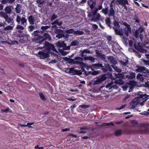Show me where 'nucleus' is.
<instances>
[{
  "instance_id": "f257e3e1",
  "label": "nucleus",
  "mask_w": 149,
  "mask_h": 149,
  "mask_svg": "<svg viewBox=\"0 0 149 149\" xmlns=\"http://www.w3.org/2000/svg\"><path fill=\"white\" fill-rule=\"evenodd\" d=\"M90 16L91 18V21L97 22L100 20L101 15L99 13H97V12L92 10L90 13Z\"/></svg>"
},
{
  "instance_id": "f03ea898",
  "label": "nucleus",
  "mask_w": 149,
  "mask_h": 149,
  "mask_svg": "<svg viewBox=\"0 0 149 149\" xmlns=\"http://www.w3.org/2000/svg\"><path fill=\"white\" fill-rule=\"evenodd\" d=\"M107 74H101L97 79L96 80H93V85H99L101 83H102L103 81L106 80L107 79Z\"/></svg>"
},
{
  "instance_id": "7ed1b4c3",
  "label": "nucleus",
  "mask_w": 149,
  "mask_h": 149,
  "mask_svg": "<svg viewBox=\"0 0 149 149\" xmlns=\"http://www.w3.org/2000/svg\"><path fill=\"white\" fill-rule=\"evenodd\" d=\"M24 17H21L19 15H17L16 20L18 24L26 26L27 24V19L25 17V15H24Z\"/></svg>"
},
{
  "instance_id": "20e7f679",
  "label": "nucleus",
  "mask_w": 149,
  "mask_h": 149,
  "mask_svg": "<svg viewBox=\"0 0 149 149\" xmlns=\"http://www.w3.org/2000/svg\"><path fill=\"white\" fill-rule=\"evenodd\" d=\"M86 71L84 68H82L80 70H75L74 68H72L69 69V72L70 73L72 74V75H80L84 74L83 72L85 73Z\"/></svg>"
},
{
  "instance_id": "39448f33",
  "label": "nucleus",
  "mask_w": 149,
  "mask_h": 149,
  "mask_svg": "<svg viewBox=\"0 0 149 149\" xmlns=\"http://www.w3.org/2000/svg\"><path fill=\"white\" fill-rule=\"evenodd\" d=\"M44 45L45 46L46 49L48 51V52H50L52 50L53 51L58 53L53 44H51L47 41H45Z\"/></svg>"
},
{
  "instance_id": "423d86ee",
  "label": "nucleus",
  "mask_w": 149,
  "mask_h": 149,
  "mask_svg": "<svg viewBox=\"0 0 149 149\" xmlns=\"http://www.w3.org/2000/svg\"><path fill=\"white\" fill-rule=\"evenodd\" d=\"M137 69L135 70L136 72H142L144 73L149 74V70L143 66H136Z\"/></svg>"
},
{
  "instance_id": "0eeeda50",
  "label": "nucleus",
  "mask_w": 149,
  "mask_h": 149,
  "mask_svg": "<svg viewBox=\"0 0 149 149\" xmlns=\"http://www.w3.org/2000/svg\"><path fill=\"white\" fill-rule=\"evenodd\" d=\"M56 45L58 47H63L64 50H69L70 49V46H67L66 44L64 41H59L56 43Z\"/></svg>"
},
{
  "instance_id": "6e6552de",
  "label": "nucleus",
  "mask_w": 149,
  "mask_h": 149,
  "mask_svg": "<svg viewBox=\"0 0 149 149\" xmlns=\"http://www.w3.org/2000/svg\"><path fill=\"white\" fill-rule=\"evenodd\" d=\"M55 33L56 34V37L60 39L64 36V34L62 30L60 29H56L54 31Z\"/></svg>"
},
{
  "instance_id": "1a4fd4ad",
  "label": "nucleus",
  "mask_w": 149,
  "mask_h": 149,
  "mask_svg": "<svg viewBox=\"0 0 149 149\" xmlns=\"http://www.w3.org/2000/svg\"><path fill=\"white\" fill-rule=\"evenodd\" d=\"M112 28L114 30L115 35H119L121 37L123 36V33L122 29L119 28H116L114 26H113Z\"/></svg>"
},
{
  "instance_id": "9d476101",
  "label": "nucleus",
  "mask_w": 149,
  "mask_h": 149,
  "mask_svg": "<svg viewBox=\"0 0 149 149\" xmlns=\"http://www.w3.org/2000/svg\"><path fill=\"white\" fill-rule=\"evenodd\" d=\"M101 69L104 72H106L107 71H109L110 72L112 71V68L110 65L109 64H105L104 65H102Z\"/></svg>"
},
{
  "instance_id": "9b49d317",
  "label": "nucleus",
  "mask_w": 149,
  "mask_h": 149,
  "mask_svg": "<svg viewBox=\"0 0 149 149\" xmlns=\"http://www.w3.org/2000/svg\"><path fill=\"white\" fill-rule=\"evenodd\" d=\"M105 87L107 88H109L108 90L109 91H111L112 90L116 89L117 88L116 85H113V82L112 81H111L110 83L108 84Z\"/></svg>"
},
{
  "instance_id": "f8f14e48",
  "label": "nucleus",
  "mask_w": 149,
  "mask_h": 149,
  "mask_svg": "<svg viewBox=\"0 0 149 149\" xmlns=\"http://www.w3.org/2000/svg\"><path fill=\"white\" fill-rule=\"evenodd\" d=\"M38 55L41 58L45 59L49 56V53L40 51L38 52Z\"/></svg>"
},
{
  "instance_id": "ddd939ff",
  "label": "nucleus",
  "mask_w": 149,
  "mask_h": 149,
  "mask_svg": "<svg viewBox=\"0 0 149 149\" xmlns=\"http://www.w3.org/2000/svg\"><path fill=\"white\" fill-rule=\"evenodd\" d=\"M67 61H68V63L71 64H77L81 65L82 64L83 62L79 61H75L74 59L70 58H67Z\"/></svg>"
},
{
  "instance_id": "4468645a",
  "label": "nucleus",
  "mask_w": 149,
  "mask_h": 149,
  "mask_svg": "<svg viewBox=\"0 0 149 149\" xmlns=\"http://www.w3.org/2000/svg\"><path fill=\"white\" fill-rule=\"evenodd\" d=\"M107 59L109 61L110 63L113 64L115 65L117 64L116 59L113 56H107Z\"/></svg>"
},
{
  "instance_id": "2eb2a0df",
  "label": "nucleus",
  "mask_w": 149,
  "mask_h": 149,
  "mask_svg": "<svg viewBox=\"0 0 149 149\" xmlns=\"http://www.w3.org/2000/svg\"><path fill=\"white\" fill-rule=\"evenodd\" d=\"M130 104L132 107V109H134L136 107H137L139 105V102L135 98L131 101Z\"/></svg>"
},
{
  "instance_id": "dca6fc26",
  "label": "nucleus",
  "mask_w": 149,
  "mask_h": 149,
  "mask_svg": "<svg viewBox=\"0 0 149 149\" xmlns=\"http://www.w3.org/2000/svg\"><path fill=\"white\" fill-rule=\"evenodd\" d=\"M142 93L141 92H139L137 95L138 96V98H142V100H146L148 98L149 95H147L146 94H142Z\"/></svg>"
},
{
  "instance_id": "f3484780",
  "label": "nucleus",
  "mask_w": 149,
  "mask_h": 149,
  "mask_svg": "<svg viewBox=\"0 0 149 149\" xmlns=\"http://www.w3.org/2000/svg\"><path fill=\"white\" fill-rule=\"evenodd\" d=\"M115 11L113 9V8H110L109 10V13H108V16L111 17L112 16L113 17L114 19V15L115 14Z\"/></svg>"
},
{
  "instance_id": "a211bd4d",
  "label": "nucleus",
  "mask_w": 149,
  "mask_h": 149,
  "mask_svg": "<svg viewBox=\"0 0 149 149\" xmlns=\"http://www.w3.org/2000/svg\"><path fill=\"white\" fill-rule=\"evenodd\" d=\"M91 68H94L96 69L99 68L101 67L102 68V64L101 63H97L90 65Z\"/></svg>"
},
{
  "instance_id": "6ab92c4d",
  "label": "nucleus",
  "mask_w": 149,
  "mask_h": 149,
  "mask_svg": "<svg viewBox=\"0 0 149 149\" xmlns=\"http://www.w3.org/2000/svg\"><path fill=\"white\" fill-rule=\"evenodd\" d=\"M28 19L29 22L30 24L32 25L34 24L35 21V17L32 15H30L28 17Z\"/></svg>"
},
{
  "instance_id": "aec40b11",
  "label": "nucleus",
  "mask_w": 149,
  "mask_h": 149,
  "mask_svg": "<svg viewBox=\"0 0 149 149\" xmlns=\"http://www.w3.org/2000/svg\"><path fill=\"white\" fill-rule=\"evenodd\" d=\"M134 45L135 48L138 51H140L142 50V47L140 45V43L139 42L134 43Z\"/></svg>"
},
{
  "instance_id": "412c9836",
  "label": "nucleus",
  "mask_w": 149,
  "mask_h": 149,
  "mask_svg": "<svg viewBox=\"0 0 149 149\" xmlns=\"http://www.w3.org/2000/svg\"><path fill=\"white\" fill-rule=\"evenodd\" d=\"M105 21L106 25L110 29H111L112 28V26L111 25V23L110 18L107 17L105 19Z\"/></svg>"
},
{
  "instance_id": "4be33fe9",
  "label": "nucleus",
  "mask_w": 149,
  "mask_h": 149,
  "mask_svg": "<svg viewBox=\"0 0 149 149\" xmlns=\"http://www.w3.org/2000/svg\"><path fill=\"white\" fill-rule=\"evenodd\" d=\"M63 22L59 19H57L53 22L51 24L52 25L56 24L58 26H60L62 25Z\"/></svg>"
},
{
  "instance_id": "5701e85b",
  "label": "nucleus",
  "mask_w": 149,
  "mask_h": 149,
  "mask_svg": "<svg viewBox=\"0 0 149 149\" xmlns=\"http://www.w3.org/2000/svg\"><path fill=\"white\" fill-rule=\"evenodd\" d=\"M117 1L120 5L124 6L125 5L129 4V3L127 0H118Z\"/></svg>"
},
{
  "instance_id": "b1692460",
  "label": "nucleus",
  "mask_w": 149,
  "mask_h": 149,
  "mask_svg": "<svg viewBox=\"0 0 149 149\" xmlns=\"http://www.w3.org/2000/svg\"><path fill=\"white\" fill-rule=\"evenodd\" d=\"M22 8V6L20 4H17L15 9L16 13H20L21 12Z\"/></svg>"
},
{
  "instance_id": "393cba45",
  "label": "nucleus",
  "mask_w": 149,
  "mask_h": 149,
  "mask_svg": "<svg viewBox=\"0 0 149 149\" xmlns=\"http://www.w3.org/2000/svg\"><path fill=\"white\" fill-rule=\"evenodd\" d=\"M43 39L45 40H48L50 41L51 40V38L50 36L47 33H44L43 34Z\"/></svg>"
},
{
  "instance_id": "a878e982",
  "label": "nucleus",
  "mask_w": 149,
  "mask_h": 149,
  "mask_svg": "<svg viewBox=\"0 0 149 149\" xmlns=\"http://www.w3.org/2000/svg\"><path fill=\"white\" fill-rule=\"evenodd\" d=\"M15 1V0H2V3L3 4L6 3L13 4Z\"/></svg>"
},
{
  "instance_id": "bb28decb",
  "label": "nucleus",
  "mask_w": 149,
  "mask_h": 149,
  "mask_svg": "<svg viewBox=\"0 0 149 149\" xmlns=\"http://www.w3.org/2000/svg\"><path fill=\"white\" fill-rule=\"evenodd\" d=\"M14 26V24H11L10 25L4 28L5 31L12 30L13 29Z\"/></svg>"
},
{
  "instance_id": "cd10ccee",
  "label": "nucleus",
  "mask_w": 149,
  "mask_h": 149,
  "mask_svg": "<svg viewBox=\"0 0 149 149\" xmlns=\"http://www.w3.org/2000/svg\"><path fill=\"white\" fill-rule=\"evenodd\" d=\"M4 10L8 14L11 13L12 11L11 7L10 6H8L6 7L5 8Z\"/></svg>"
},
{
  "instance_id": "c85d7f7f",
  "label": "nucleus",
  "mask_w": 149,
  "mask_h": 149,
  "mask_svg": "<svg viewBox=\"0 0 149 149\" xmlns=\"http://www.w3.org/2000/svg\"><path fill=\"white\" fill-rule=\"evenodd\" d=\"M79 42L77 40H75L72 41L70 43V46H76L78 45Z\"/></svg>"
},
{
  "instance_id": "c756f323",
  "label": "nucleus",
  "mask_w": 149,
  "mask_h": 149,
  "mask_svg": "<svg viewBox=\"0 0 149 149\" xmlns=\"http://www.w3.org/2000/svg\"><path fill=\"white\" fill-rule=\"evenodd\" d=\"M124 132L127 134H134L137 133L136 131H132L127 129L124 130Z\"/></svg>"
},
{
  "instance_id": "7c9ffc66",
  "label": "nucleus",
  "mask_w": 149,
  "mask_h": 149,
  "mask_svg": "<svg viewBox=\"0 0 149 149\" xmlns=\"http://www.w3.org/2000/svg\"><path fill=\"white\" fill-rule=\"evenodd\" d=\"M5 21L8 24H14V20L13 19H11L8 17V18H6Z\"/></svg>"
},
{
  "instance_id": "2f4dec72",
  "label": "nucleus",
  "mask_w": 149,
  "mask_h": 149,
  "mask_svg": "<svg viewBox=\"0 0 149 149\" xmlns=\"http://www.w3.org/2000/svg\"><path fill=\"white\" fill-rule=\"evenodd\" d=\"M137 79H139L141 81H143L144 80V78L143 77V75L142 74L139 73L136 76Z\"/></svg>"
},
{
  "instance_id": "473e14b6",
  "label": "nucleus",
  "mask_w": 149,
  "mask_h": 149,
  "mask_svg": "<svg viewBox=\"0 0 149 149\" xmlns=\"http://www.w3.org/2000/svg\"><path fill=\"white\" fill-rule=\"evenodd\" d=\"M6 13H5L3 11H0V15L3 17L5 19L8 17Z\"/></svg>"
},
{
  "instance_id": "72a5a7b5",
  "label": "nucleus",
  "mask_w": 149,
  "mask_h": 149,
  "mask_svg": "<svg viewBox=\"0 0 149 149\" xmlns=\"http://www.w3.org/2000/svg\"><path fill=\"white\" fill-rule=\"evenodd\" d=\"M45 0H37L36 2L39 5L38 6L41 7V6L39 5H42L45 3Z\"/></svg>"
},
{
  "instance_id": "f704fd0d",
  "label": "nucleus",
  "mask_w": 149,
  "mask_h": 149,
  "mask_svg": "<svg viewBox=\"0 0 149 149\" xmlns=\"http://www.w3.org/2000/svg\"><path fill=\"white\" fill-rule=\"evenodd\" d=\"M139 127H143L147 130L149 129V125L146 123H142L139 125Z\"/></svg>"
},
{
  "instance_id": "c9c22d12",
  "label": "nucleus",
  "mask_w": 149,
  "mask_h": 149,
  "mask_svg": "<svg viewBox=\"0 0 149 149\" xmlns=\"http://www.w3.org/2000/svg\"><path fill=\"white\" fill-rule=\"evenodd\" d=\"M84 34V33L82 31L77 30L74 31V35H81Z\"/></svg>"
},
{
  "instance_id": "e433bc0d",
  "label": "nucleus",
  "mask_w": 149,
  "mask_h": 149,
  "mask_svg": "<svg viewBox=\"0 0 149 149\" xmlns=\"http://www.w3.org/2000/svg\"><path fill=\"white\" fill-rule=\"evenodd\" d=\"M123 25L125 26V27L127 28V30H128V31H131V28L129 24H128L126 22H123Z\"/></svg>"
},
{
  "instance_id": "4c0bfd02",
  "label": "nucleus",
  "mask_w": 149,
  "mask_h": 149,
  "mask_svg": "<svg viewBox=\"0 0 149 149\" xmlns=\"http://www.w3.org/2000/svg\"><path fill=\"white\" fill-rule=\"evenodd\" d=\"M91 3L90 4V6L91 9H94V8L96 5V2L91 0Z\"/></svg>"
},
{
  "instance_id": "58836bf2",
  "label": "nucleus",
  "mask_w": 149,
  "mask_h": 149,
  "mask_svg": "<svg viewBox=\"0 0 149 149\" xmlns=\"http://www.w3.org/2000/svg\"><path fill=\"white\" fill-rule=\"evenodd\" d=\"M121 38H122V41L123 43L125 45H127V40L128 39L124 36H123Z\"/></svg>"
},
{
  "instance_id": "ea45409f",
  "label": "nucleus",
  "mask_w": 149,
  "mask_h": 149,
  "mask_svg": "<svg viewBox=\"0 0 149 149\" xmlns=\"http://www.w3.org/2000/svg\"><path fill=\"white\" fill-rule=\"evenodd\" d=\"M74 31L73 29H71L66 30L65 32L68 34H74Z\"/></svg>"
},
{
  "instance_id": "a19ab883",
  "label": "nucleus",
  "mask_w": 149,
  "mask_h": 149,
  "mask_svg": "<svg viewBox=\"0 0 149 149\" xmlns=\"http://www.w3.org/2000/svg\"><path fill=\"white\" fill-rule=\"evenodd\" d=\"M39 95L40 96V98L43 101H45L46 100V99L43 94L41 92H39L38 93Z\"/></svg>"
},
{
  "instance_id": "79ce46f5",
  "label": "nucleus",
  "mask_w": 149,
  "mask_h": 149,
  "mask_svg": "<svg viewBox=\"0 0 149 149\" xmlns=\"http://www.w3.org/2000/svg\"><path fill=\"white\" fill-rule=\"evenodd\" d=\"M113 24L114 25V26L116 28H119L120 26L119 24L116 21H114L113 22Z\"/></svg>"
},
{
  "instance_id": "37998d69",
  "label": "nucleus",
  "mask_w": 149,
  "mask_h": 149,
  "mask_svg": "<svg viewBox=\"0 0 149 149\" xmlns=\"http://www.w3.org/2000/svg\"><path fill=\"white\" fill-rule=\"evenodd\" d=\"M104 87V86H102L99 88L96 89L95 88H93V91L94 92H96L97 93H99L100 91H101L102 90V88L103 87Z\"/></svg>"
},
{
  "instance_id": "c03bdc74",
  "label": "nucleus",
  "mask_w": 149,
  "mask_h": 149,
  "mask_svg": "<svg viewBox=\"0 0 149 149\" xmlns=\"http://www.w3.org/2000/svg\"><path fill=\"white\" fill-rule=\"evenodd\" d=\"M122 133V131L121 130H118L116 131L115 135L116 136H119L121 135Z\"/></svg>"
},
{
  "instance_id": "a18cd8bd",
  "label": "nucleus",
  "mask_w": 149,
  "mask_h": 149,
  "mask_svg": "<svg viewBox=\"0 0 149 149\" xmlns=\"http://www.w3.org/2000/svg\"><path fill=\"white\" fill-rule=\"evenodd\" d=\"M28 30L29 32H32L35 29V27L34 25H31L28 27Z\"/></svg>"
},
{
  "instance_id": "49530a36",
  "label": "nucleus",
  "mask_w": 149,
  "mask_h": 149,
  "mask_svg": "<svg viewBox=\"0 0 149 149\" xmlns=\"http://www.w3.org/2000/svg\"><path fill=\"white\" fill-rule=\"evenodd\" d=\"M58 15L55 13L53 14L51 17L50 20L51 21H53L56 19L58 17Z\"/></svg>"
},
{
  "instance_id": "de8ad7c7",
  "label": "nucleus",
  "mask_w": 149,
  "mask_h": 149,
  "mask_svg": "<svg viewBox=\"0 0 149 149\" xmlns=\"http://www.w3.org/2000/svg\"><path fill=\"white\" fill-rule=\"evenodd\" d=\"M98 55L99 58L102 60H105V59L106 56L104 54L100 53Z\"/></svg>"
},
{
  "instance_id": "09e8293b",
  "label": "nucleus",
  "mask_w": 149,
  "mask_h": 149,
  "mask_svg": "<svg viewBox=\"0 0 149 149\" xmlns=\"http://www.w3.org/2000/svg\"><path fill=\"white\" fill-rule=\"evenodd\" d=\"M16 29L17 30H23L24 28L23 26L20 25H18L16 27Z\"/></svg>"
},
{
  "instance_id": "8fccbe9b",
  "label": "nucleus",
  "mask_w": 149,
  "mask_h": 149,
  "mask_svg": "<svg viewBox=\"0 0 149 149\" xmlns=\"http://www.w3.org/2000/svg\"><path fill=\"white\" fill-rule=\"evenodd\" d=\"M128 59H126L125 62H124L122 61H120V63L123 65L126 66L128 63Z\"/></svg>"
},
{
  "instance_id": "3c124183",
  "label": "nucleus",
  "mask_w": 149,
  "mask_h": 149,
  "mask_svg": "<svg viewBox=\"0 0 149 149\" xmlns=\"http://www.w3.org/2000/svg\"><path fill=\"white\" fill-rule=\"evenodd\" d=\"M103 124V125L106 126H109L110 125L114 126L115 125L114 124L111 122H110L109 123H104Z\"/></svg>"
},
{
  "instance_id": "603ef678",
  "label": "nucleus",
  "mask_w": 149,
  "mask_h": 149,
  "mask_svg": "<svg viewBox=\"0 0 149 149\" xmlns=\"http://www.w3.org/2000/svg\"><path fill=\"white\" fill-rule=\"evenodd\" d=\"M40 33V31L36 30L34 31L32 33V35H33L34 36H38L39 33Z\"/></svg>"
},
{
  "instance_id": "864d4df0",
  "label": "nucleus",
  "mask_w": 149,
  "mask_h": 149,
  "mask_svg": "<svg viewBox=\"0 0 149 149\" xmlns=\"http://www.w3.org/2000/svg\"><path fill=\"white\" fill-rule=\"evenodd\" d=\"M102 12L104 14L106 15L108 13V8H103L102 10Z\"/></svg>"
},
{
  "instance_id": "5fc2aeb1",
  "label": "nucleus",
  "mask_w": 149,
  "mask_h": 149,
  "mask_svg": "<svg viewBox=\"0 0 149 149\" xmlns=\"http://www.w3.org/2000/svg\"><path fill=\"white\" fill-rule=\"evenodd\" d=\"M102 8V5H99L97 8H95L93 9V10L97 12L98 10H101Z\"/></svg>"
},
{
  "instance_id": "6e6d98bb",
  "label": "nucleus",
  "mask_w": 149,
  "mask_h": 149,
  "mask_svg": "<svg viewBox=\"0 0 149 149\" xmlns=\"http://www.w3.org/2000/svg\"><path fill=\"white\" fill-rule=\"evenodd\" d=\"M89 106L88 105L83 104L82 105H80L79 106V108H83L84 109H86L88 108L89 107Z\"/></svg>"
},
{
  "instance_id": "4d7b16f0",
  "label": "nucleus",
  "mask_w": 149,
  "mask_h": 149,
  "mask_svg": "<svg viewBox=\"0 0 149 149\" xmlns=\"http://www.w3.org/2000/svg\"><path fill=\"white\" fill-rule=\"evenodd\" d=\"M89 72L90 73V74L93 75H96L99 73V72L98 71H93L92 72Z\"/></svg>"
},
{
  "instance_id": "13d9d810",
  "label": "nucleus",
  "mask_w": 149,
  "mask_h": 149,
  "mask_svg": "<svg viewBox=\"0 0 149 149\" xmlns=\"http://www.w3.org/2000/svg\"><path fill=\"white\" fill-rule=\"evenodd\" d=\"M141 115L147 116L149 115V112L147 111H144L140 113Z\"/></svg>"
},
{
  "instance_id": "bf43d9fd",
  "label": "nucleus",
  "mask_w": 149,
  "mask_h": 149,
  "mask_svg": "<svg viewBox=\"0 0 149 149\" xmlns=\"http://www.w3.org/2000/svg\"><path fill=\"white\" fill-rule=\"evenodd\" d=\"M137 30L139 33H141L144 31L145 29L143 28L140 27Z\"/></svg>"
},
{
  "instance_id": "052dcab7",
  "label": "nucleus",
  "mask_w": 149,
  "mask_h": 149,
  "mask_svg": "<svg viewBox=\"0 0 149 149\" xmlns=\"http://www.w3.org/2000/svg\"><path fill=\"white\" fill-rule=\"evenodd\" d=\"M130 75L132 78L133 79H134L135 78L136 74L135 73L131 72L130 73Z\"/></svg>"
},
{
  "instance_id": "680f3d73",
  "label": "nucleus",
  "mask_w": 149,
  "mask_h": 149,
  "mask_svg": "<svg viewBox=\"0 0 149 149\" xmlns=\"http://www.w3.org/2000/svg\"><path fill=\"white\" fill-rule=\"evenodd\" d=\"M134 35L135 36L136 38H138L139 36V32L137 30H136L135 31V32L134 33Z\"/></svg>"
},
{
  "instance_id": "e2e57ef3",
  "label": "nucleus",
  "mask_w": 149,
  "mask_h": 149,
  "mask_svg": "<svg viewBox=\"0 0 149 149\" xmlns=\"http://www.w3.org/2000/svg\"><path fill=\"white\" fill-rule=\"evenodd\" d=\"M124 33L125 35V36L128 37L129 35V32H131V31H128V30H127L126 29H124Z\"/></svg>"
},
{
  "instance_id": "0e129e2a",
  "label": "nucleus",
  "mask_w": 149,
  "mask_h": 149,
  "mask_svg": "<svg viewBox=\"0 0 149 149\" xmlns=\"http://www.w3.org/2000/svg\"><path fill=\"white\" fill-rule=\"evenodd\" d=\"M9 108L8 107L5 110L1 109V111L2 113L6 112L7 113L9 112Z\"/></svg>"
},
{
  "instance_id": "69168bd1",
  "label": "nucleus",
  "mask_w": 149,
  "mask_h": 149,
  "mask_svg": "<svg viewBox=\"0 0 149 149\" xmlns=\"http://www.w3.org/2000/svg\"><path fill=\"white\" fill-rule=\"evenodd\" d=\"M116 77L117 78H123V74L121 73H118L117 74H116Z\"/></svg>"
},
{
  "instance_id": "338daca9",
  "label": "nucleus",
  "mask_w": 149,
  "mask_h": 149,
  "mask_svg": "<svg viewBox=\"0 0 149 149\" xmlns=\"http://www.w3.org/2000/svg\"><path fill=\"white\" fill-rule=\"evenodd\" d=\"M126 106V104L123 105H122L119 108H117L116 109V110H120L125 108Z\"/></svg>"
},
{
  "instance_id": "774afa93",
  "label": "nucleus",
  "mask_w": 149,
  "mask_h": 149,
  "mask_svg": "<svg viewBox=\"0 0 149 149\" xmlns=\"http://www.w3.org/2000/svg\"><path fill=\"white\" fill-rule=\"evenodd\" d=\"M142 61L145 65L149 66V61H147L144 59H143Z\"/></svg>"
}]
</instances>
